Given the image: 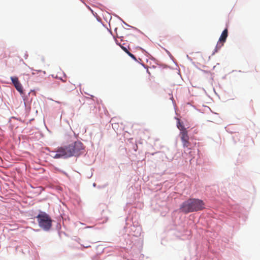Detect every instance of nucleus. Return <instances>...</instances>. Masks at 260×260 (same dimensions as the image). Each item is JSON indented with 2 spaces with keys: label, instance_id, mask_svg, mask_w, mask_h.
<instances>
[{
  "label": "nucleus",
  "instance_id": "obj_1",
  "mask_svg": "<svg viewBox=\"0 0 260 260\" xmlns=\"http://www.w3.org/2000/svg\"><path fill=\"white\" fill-rule=\"evenodd\" d=\"M84 149L83 144L81 141H77L65 147L59 148L56 153L52 156L54 158L78 156L84 152Z\"/></svg>",
  "mask_w": 260,
  "mask_h": 260
},
{
  "label": "nucleus",
  "instance_id": "obj_2",
  "mask_svg": "<svg viewBox=\"0 0 260 260\" xmlns=\"http://www.w3.org/2000/svg\"><path fill=\"white\" fill-rule=\"evenodd\" d=\"M205 208L203 201L199 199L190 198L182 203L180 210L182 212L187 214L201 211Z\"/></svg>",
  "mask_w": 260,
  "mask_h": 260
},
{
  "label": "nucleus",
  "instance_id": "obj_3",
  "mask_svg": "<svg viewBox=\"0 0 260 260\" xmlns=\"http://www.w3.org/2000/svg\"><path fill=\"white\" fill-rule=\"evenodd\" d=\"M39 225L45 231H48L52 226V219L51 217L46 213L42 212L37 216Z\"/></svg>",
  "mask_w": 260,
  "mask_h": 260
},
{
  "label": "nucleus",
  "instance_id": "obj_4",
  "mask_svg": "<svg viewBox=\"0 0 260 260\" xmlns=\"http://www.w3.org/2000/svg\"><path fill=\"white\" fill-rule=\"evenodd\" d=\"M179 136L180 137L183 147L184 148H189L191 145V143L189 141V138L188 135L187 131L180 132Z\"/></svg>",
  "mask_w": 260,
  "mask_h": 260
},
{
  "label": "nucleus",
  "instance_id": "obj_5",
  "mask_svg": "<svg viewBox=\"0 0 260 260\" xmlns=\"http://www.w3.org/2000/svg\"><path fill=\"white\" fill-rule=\"evenodd\" d=\"M228 29H225L222 32L219 40L217 42L216 47V51H217L218 49H220L223 45L224 43L225 42L226 39L228 37Z\"/></svg>",
  "mask_w": 260,
  "mask_h": 260
},
{
  "label": "nucleus",
  "instance_id": "obj_6",
  "mask_svg": "<svg viewBox=\"0 0 260 260\" xmlns=\"http://www.w3.org/2000/svg\"><path fill=\"white\" fill-rule=\"evenodd\" d=\"M11 79L17 90L20 93H23V87L17 77H11Z\"/></svg>",
  "mask_w": 260,
  "mask_h": 260
},
{
  "label": "nucleus",
  "instance_id": "obj_7",
  "mask_svg": "<svg viewBox=\"0 0 260 260\" xmlns=\"http://www.w3.org/2000/svg\"><path fill=\"white\" fill-rule=\"evenodd\" d=\"M177 120H178V122H177V126L178 128L180 131V132H182L184 131H187L186 129L185 128L183 123L180 121V120L179 119H177Z\"/></svg>",
  "mask_w": 260,
  "mask_h": 260
},
{
  "label": "nucleus",
  "instance_id": "obj_8",
  "mask_svg": "<svg viewBox=\"0 0 260 260\" xmlns=\"http://www.w3.org/2000/svg\"><path fill=\"white\" fill-rule=\"evenodd\" d=\"M30 72L32 75H39V76L43 75L45 72L41 70H33L30 69Z\"/></svg>",
  "mask_w": 260,
  "mask_h": 260
},
{
  "label": "nucleus",
  "instance_id": "obj_9",
  "mask_svg": "<svg viewBox=\"0 0 260 260\" xmlns=\"http://www.w3.org/2000/svg\"><path fill=\"white\" fill-rule=\"evenodd\" d=\"M127 53L128 54V55H129V56H131V57H132V58H134V59H136L135 56L133 54H132L131 53H130L129 51H128V52H127Z\"/></svg>",
  "mask_w": 260,
  "mask_h": 260
},
{
  "label": "nucleus",
  "instance_id": "obj_10",
  "mask_svg": "<svg viewBox=\"0 0 260 260\" xmlns=\"http://www.w3.org/2000/svg\"><path fill=\"white\" fill-rule=\"evenodd\" d=\"M121 48L126 53L128 51L126 47H121Z\"/></svg>",
  "mask_w": 260,
  "mask_h": 260
}]
</instances>
